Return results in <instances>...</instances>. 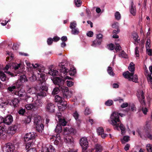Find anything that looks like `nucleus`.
<instances>
[{"label": "nucleus", "instance_id": "f257e3e1", "mask_svg": "<svg viewBox=\"0 0 152 152\" xmlns=\"http://www.w3.org/2000/svg\"><path fill=\"white\" fill-rule=\"evenodd\" d=\"M58 69L61 73V75H62L63 73L64 76L65 75H69L70 76H74L76 73V69L74 67L70 68L69 70L66 68L65 67L64 62H61L59 64Z\"/></svg>", "mask_w": 152, "mask_h": 152}, {"label": "nucleus", "instance_id": "f03ea898", "mask_svg": "<svg viewBox=\"0 0 152 152\" xmlns=\"http://www.w3.org/2000/svg\"><path fill=\"white\" fill-rule=\"evenodd\" d=\"M35 135L34 133L30 132L27 133L24 137V141L26 142V150L32 146L35 141Z\"/></svg>", "mask_w": 152, "mask_h": 152}, {"label": "nucleus", "instance_id": "7ed1b4c3", "mask_svg": "<svg viewBox=\"0 0 152 152\" xmlns=\"http://www.w3.org/2000/svg\"><path fill=\"white\" fill-rule=\"evenodd\" d=\"M32 65L34 69L38 68V71L40 73V74L38 73L39 75V77L38 80L40 82L39 83L42 85L43 83L45 82L46 79V76L42 73L45 71L44 67L41 65H39L38 64H36L35 65H34V64H32Z\"/></svg>", "mask_w": 152, "mask_h": 152}, {"label": "nucleus", "instance_id": "20e7f679", "mask_svg": "<svg viewBox=\"0 0 152 152\" xmlns=\"http://www.w3.org/2000/svg\"><path fill=\"white\" fill-rule=\"evenodd\" d=\"M60 92L62 94L64 98H67L69 97L68 95L69 92L68 88L66 86H61V87L56 86L53 89L52 94L53 95H55Z\"/></svg>", "mask_w": 152, "mask_h": 152}, {"label": "nucleus", "instance_id": "39448f33", "mask_svg": "<svg viewBox=\"0 0 152 152\" xmlns=\"http://www.w3.org/2000/svg\"><path fill=\"white\" fill-rule=\"evenodd\" d=\"M65 99L63 97L62 98L58 95H56L55 96V102L59 103L58 104V108L60 111H63L66 108L67 102L65 100L63 101Z\"/></svg>", "mask_w": 152, "mask_h": 152}, {"label": "nucleus", "instance_id": "423d86ee", "mask_svg": "<svg viewBox=\"0 0 152 152\" xmlns=\"http://www.w3.org/2000/svg\"><path fill=\"white\" fill-rule=\"evenodd\" d=\"M134 72L130 73L129 71H127L124 72L123 75L125 78L128 79L129 80L132 81L136 83H138L137 75L136 74L134 75Z\"/></svg>", "mask_w": 152, "mask_h": 152}, {"label": "nucleus", "instance_id": "0eeeda50", "mask_svg": "<svg viewBox=\"0 0 152 152\" xmlns=\"http://www.w3.org/2000/svg\"><path fill=\"white\" fill-rule=\"evenodd\" d=\"M151 131L148 130H143L142 131L138 132L139 135L142 139L145 140L147 138L152 140V135L150 133Z\"/></svg>", "mask_w": 152, "mask_h": 152}, {"label": "nucleus", "instance_id": "6e6552de", "mask_svg": "<svg viewBox=\"0 0 152 152\" xmlns=\"http://www.w3.org/2000/svg\"><path fill=\"white\" fill-rule=\"evenodd\" d=\"M110 118L111 124L114 126L118 123H120L118 113L115 112H113L111 115Z\"/></svg>", "mask_w": 152, "mask_h": 152}, {"label": "nucleus", "instance_id": "1a4fd4ad", "mask_svg": "<svg viewBox=\"0 0 152 152\" xmlns=\"http://www.w3.org/2000/svg\"><path fill=\"white\" fill-rule=\"evenodd\" d=\"M56 108V107L55 104L51 102H48L46 104L45 107L46 111L47 112L50 113H54Z\"/></svg>", "mask_w": 152, "mask_h": 152}, {"label": "nucleus", "instance_id": "9d476101", "mask_svg": "<svg viewBox=\"0 0 152 152\" xmlns=\"http://www.w3.org/2000/svg\"><path fill=\"white\" fill-rule=\"evenodd\" d=\"M51 80L54 84L56 85V86L60 87L64 86L65 83L64 80L58 77H53L51 78Z\"/></svg>", "mask_w": 152, "mask_h": 152}, {"label": "nucleus", "instance_id": "9b49d317", "mask_svg": "<svg viewBox=\"0 0 152 152\" xmlns=\"http://www.w3.org/2000/svg\"><path fill=\"white\" fill-rule=\"evenodd\" d=\"M15 149L14 145L10 142L5 144L3 148L4 152H13Z\"/></svg>", "mask_w": 152, "mask_h": 152}, {"label": "nucleus", "instance_id": "f8f14e48", "mask_svg": "<svg viewBox=\"0 0 152 152\" xmlns=\"http://www.w3.org/2000/svg\"><path fill=\"white\" fill-rule=\"evenodd\" d=\"M21 86V83L19 82H16L11 86L7 88V90L9 92H12L16 89L19 88Z\"/></svg>", "mask_w": 152, "mask_h": 152}, {"label": "nucleus", "instance_id": "ddd939ff", "mask_svg": "<svg viewBox=\"0 0 152 152\" xmlns=\"http://www.w3.org/2000/svg\"><path fill=\"white\" fill-rule=\"evenodd\" d=\"M80 144L82 148L86 150L88 147V142L87 138L83 137L81 138L79 141Z\"/></svg>", "mask_w": 152, "mask_h": 152}, {"label": "nucleus", "instance_id": "4468645a", "mask_svg": "<svg viewBox=\"0 0 152 152\" xmlns=\"http://www.w3.org/2000/svg\"><path fill=\"white\" fill-rule=\"evenodd\" d=\"M39 92L37 93V95L39 96H46V92L48 90V88L46 86H40Z\"/></svg>", "mask_w": 152, "mask_h": 152}, {"label": "nucleus", "instance_id": "2eb2a0df", "mask_svg": "<svg viewBox=\"0 0 152 152\" xmlns=\"http://www.w3.org/2000/svg\"><path fill=\"white\" fill-rule=\"evenodd\" d=\"M17 129L18 126L17 124L12 125L8 128L7 133L9 134L12 135L16 133Z\"/></svg>", "mask_w": 152, "mask_h": 152}, {"label": "nucleus", "instance_id": "dca6fc26", "mask_svg": "<svg viewBox=\"0 0 152 152\" xmlns=\"http://www.w3.org/2000/svg\"><path fill=\"white\" fill-rule=\"evenodd\" d=\"M64 133L65 134H71L74 135L76 133V130L73 128L66 127L64 129Z\"/></svg>", "mask_w": 152, "mask_h": 152}, {"label": "nucleus", "instance_id": "f3484780", "mask_svg": "<svg viewBox=\"0 0 152 152\" xmlns=\"http://www.w3.org/2000/svg\"><path fill=\"white\" fill-rule=\"evenodd\" d=\"M4 124L10 125L11 124L13 121V118L12 116L10 115H8L4 118Z\"/></svg>", "mask_w": 152, "mask_h": 152}, {"label": "nucleus", "instance_id": "a211bd4d", "mask_svg": "<svg viewBox=\"0 0 152 152\" xmlns=\"http://www.w3.org/2000/svg\"><path fill=\"white\" fill-rule=\"evenodd\" d=\"M129 11L131 14L133 16L136 15V6L134 4L133 0H131V6L129 8Z\"/></svg>", "mask_w": 152, "mask_h": 152}, {"label": "nucleus", "instance_id": "6ab92c4d", "mask_svg": "<svg viewBox=\"0 0 152 152\" xmlns=\"http://www.w3.org/2000/svg\"><path fill=\"white\" fill-rule=\"evenodd\" d=\"M20 98H15L12 100L10 103V105L11 106H13L14 107H17L20 103Z\"/></svg>", "mask_w": 152, "mask_h": 152}, {"label": "nucleus", "instance_id": "aec40b11", "mask_svg": "<svg viewBox=\"0 0 152 152\" xmlns=\"http://www.w3.org/2000/svg\"><path fill=\"white\" fill-rule=\"evenodd\" d=\"M42 152H56V150L53 146L50 145L49 147H46L43 148Z\"/></svg>", "mask_w": 152, "mask_h": 152}, {"label": "nucleus", "instance_id": "412c9836", "mask_svg": "<svg viewBox=\"0 0 152 152\" xmlns=\"http://www.w3.org/2000/svg\"><path fill=\"white\" fill-rule=\"evenodd\" d=\"M114 126H115L114 127V128L115 129L118 130L120 128L121 131V132L122 133L124 132L125 130V127L121 123V121L120 123H118V124H117L115 125Z\"/></svg>", "mask_w": 152, "mask_h": 152}, {"label": "nucleus", "instance_id": "4be33fe9", "mask_svg": "<svg viewBox=\"0 0 152 152\" xmlns=\"http://www.w3.org/2000/svg\"><path fill=\"white\" fill-rule=\"evenodd\" d=\"M132 36L135 41L134 44L135 45H137L140 41V39H138L139 37L138 34L136 33H134L132 34Z\"/></svg>", "mask_w": 152, "mask_h": 152}, {"label": "nucleus", "instance_id": "5701e85b", "mask_svg": "<svg viewBox=\"0 0 152 152\" xmlns=\"http://www.w3.org/2000/svg\"><path fill=\"white\" fill-rule=\"evenodd\" d=\"M0 78L3 81L8 80L9 77L6 76V75L3 72H0Z\"/></svg>", "mask_w": 152, "mask_h": 152}, {"label": "nucleus", "instance_id": "b1692460", "mask_svg": "<svg viewBox=\"0 0 152 152\" xmlns=\"http://www.w3.org/2000/svg\"><path fill=\"white\" fill-rule=\"evenodd\" d=\"M34 123L36 125L42 124L41 117L39 116L35 117Z\"/></svg>", "mask_w": 152, "mask_h": 152}, {"label": "nucleus", "instance_id": "393cba45", "mask_svg": "<svg viewBox=\"0 0 152 152\" xmlns=\"http://www.w3.org/2000/svg\"><path fill=\"white\" fill-rule=\"evenodd\" d=\"M137 96L139 101L142 99H145L144 93L142 91H141L139 92H138L137 94Z\"/></svg>", "mask_w": 152, "mask_h": 152}, {"label": "nucleus", "instance_id": "a878e982", "mask_svg": "<svg viewBox=\"0 0 152 152\" xmlns=\"http://www.w3.org/2000/svg\"><path fill=\"white\" fill-rule=\"evenodd\" d=\"M44 128V126L42 124L39 125H36V130L39 133L42 132V131L43 130Z\"/></svg>", "mask_w": 152, "mask_h": 152}, {"label": "nucleus", "instance_id": "bb28decb", "mask_svg": "<svg viewBox=\"0 0 152 152\" xmlns=\"http://www.w3.org/2000/svg\"><path fill=\"white\" fill-rule=\"evenodd\" d=\"M34 108L39 107H42V103L40 99L36 100L34 104Z\"/></svg>", "mask_w": 152, "mask_h": 152}, {"label": "nucleus", "instance_id": "cd10ccee", "mask_svg": "<svg viewBox=\"0 0 152 152\" xmlns=\"http://www.w3.org/2000/svg\"><path fill=\"white\" fill-rule=\"evenodd\" d=\"M58 125H61V126H65L67 123V121L64 118H59L58 119Z\"/></svg>", "mask_w": 152, "mask_h": 152}, {"label": "nucleus", "instance_id": "c85d7f7f", "mask_svg": "<svg viewBox=\"0 0 152 152\" xmlns=\"http://www.w3.org/2000/svg\"><path fill=\"white\" fill-rule=\"evenodd\" d=\"M27 80H28L26 76L24 75H23L20 76L19 80H18L17 82H20L22 83H23L27 81Z\"/></svg>", "mask_w": 152, "mask_h": 152}, {"label": "nucleus", "instance_id": "c756f323", "mask_svg": "<svg viewBox=\"0 0 152 152\" xmlns=\"http://www.w3.org/2000/svg\"><path fill=\"white\" fill-rule=\"evenodd\" d=\"M48 73L52 76H55L59 75V72L56 70L50 69L49 70Z\"/></svg>", "mask_w": 152, "mask_h": 152}, {"label": "nucleus", "instance_id": "7c9ffc66", "mask_svg": "<svg viewBox=\"0 0 152 152\" xmlns=\"http://www.w3.org/2000/svg\"><path fill=\"white\" fill-rule=\"evenodd\" d=\"M102 41L99 39H96L93 41L91 46L94 47H96L97 45H99L101 44Z\"/></svg>", "mask_w": 152, "mask_h": 152}, {"label": "nucleus", "instance_id": "2f4dec72", "mask_svg": "<svg viewBox=\"0 0 152 152\" xmlns=\"http://www.w3.org/2000/svg\"><path fill=\"white\" fill-rule=\"evenodd\" d=\"M36 89L34 87H32L29 88L27 91V93L31 95L35 94L36 95Z\"/></svg>", "mask_w": 152, "mask_h": 152}, {"label": "nucleus", "instance_id": "473e14b6", "mask_svg": "<svg viewBox=\"0 0 152 152\" xmlns=\"http://www.w3.org/2000/svg\"><path fill=\"white\" fill-rule=\"evenodd\" d=\"M149 69L150 71L151 72V74L148 75L147 79L151 82H152V66H149Z\"/></svg>", "mask_w": 152, "mask_h": 152}, {"label": "nucleus", "instance_id": "72a5a7b5", "mask_svg": "<svg viewBox=\"0 0 152 152\" xmlns=\"http://www.w3.org/2000/svg\"><path fill=\"white\" fill-rule=\"evenodd\" d=\"M62 130V128L61 125L58 124L56 127L55 131L56 133H60L61 132Z\"/></svg>", "mask_w": 152, "mask_h": 152}, {"label": "nucleus", "instance_id": "f704fd0d", "mask_svg": "<svg viewBox=\"0 0 152 152\" xmlns=\"http://www.w3.org/2000/svg\"><path fill=\"white\" fill-rule=\"evenodd\" d=\"M96 151V152H101L102 150V147L99 144H96L95 145Z\"/></svg>", "mask_w": 152, "mask_h": 152}, {"label": "nucleus", "instance_id": "c9c22d12", "mask_svg": "<svg viewBox=\"0 0 152 152\" xmlns=\"http://www.w3.org/2000/svg\"><path fill=\"white\" fill-rule=\"evenodd\" d=\"M18 95L20 97H22L25 96V100L26 102L28 101V99L31 98L30 96H25V94H23L21 92H18Z\"/></svg>", "mask_w": 152, "mask_h": 152}, {"label": "nucleus", "instance_id": "e433bc0d", "mask_svg": "<svg viewBox=\"0 0 152 152\" xmlns=\"http://www.w3.org/2000/svg\"><path fill=\"white\" fill-rule=\"evenodd\" d=\"M129 137V136H125L123 137V139L121 140V142L123 144H125L126 142H128L130 140Z\"/></svg>", "mask_w": 152, "mask_h": 152}, {"label": "nucleus", "instance_id": "4c0bfd02", "mask_svg": "<svg viewBox=\"0 0 152 152\" xmlns=\"http://www.w3.org/2000/svg\"><path fill=\"white\" fill-rule=\"evenodd\" d=\"M7 132V130L6 129L5 127L0 126V134H5V133Z\"/></svg>", "mask_w": 152, "mask_h": 152}, {"label": "nucleus", "instance_id": "58836bf2", "mask_svg": "<svg viewBox=\"0 0 152 152\" xmlns=\"http://www.w3.org/2000/svg\"><path fill=\"white\" fill-rule=\"evenodd\" d=\"M134 65L132 62H131L129 67V70L132 72H134Z\"/></svg>", "mask_w": 152, "mask_h": 152}, {"label": "nucleus", "instance_id": "ea45409f", "mask_svg": "<svg viewBox=\"0 0 152 152\" xmlns=\"http://www.w3.org/2000/svg\"><path fill=\"white\" fill-rule=\"evenodd\" d=\"M26 108L28 110H30L34 108V104H29L25 105Z\"/></svg>", "mask_w": 152, "mask_h": 152}, {"label": "nucleus", "instance_id": "a19ab883", "mask_svg": "<svg viewBox=\"0 0 152 152\" xmlns=\"http://www.w3.org/2000/svg\"><path fill=\"white\" fill-rule=\"evenodd\" d=\"M107 72L111 76H113L115 75V74L113 71V70L111 66H108L107 69Z\"/></svg>", "mask_w": 152, "mask_h": 152}, {"label": "nucleus", "instance_id": "79ce46f5", "mask_svg": "<svg viewBox=\"0 0 152 152\" xmlns=\"http://www.w3.org/2000/svg\"><path fill=\"white\" fill-rule=\"evenodd\" d=\"M71 29V33L72 34L76 35L78 34L79 31L77 28H75Z\"/></svg>", "mask_w": 152, "mask_h": 152}, {"label": "nucleus", "instance_id": "37998d69", "mask_svg": "<svg viewBox=\"0 0 152 152\" xmlns=\"http://www.w3.org/2000/svg\"><path fill=\"white\" fill-rule=\"evenodd\" d=\"M31 118L30 116L26 117L24 121L26 124H29L31 121Z\"/></svg>", "mask_w": 152, "mask_h": 152}, {"label": "nucleus", "instance_id": "c03bdc74", "mask_svg": "<svg viewBox=\"0 0 152 152\" xmlns=\"http://www.w3.org/2000/svg\"><path fill=\"white\" fill-rule=\"evenodd\" d=\"M113 104V102L112 100L109 99L106 101L105 103V104L107 106H110Z\"/></svg>", "mask_w": 152, "mask_h": 152}, {"label": "nucleus", "instance_id": "a18cd8bd", "mask_svg": "<svg viewBox=\"0 0 152 152\" xmlns=\"http://www.w3.org/2000/svg\"><path fill=\"white\" fill-rule=\"evenodd\" d=\"M66 141L67 142L72 143L73 142V140L71 136H68L66 138Z\"/></svg>", "mask_w": 152, "mask_h": 152}, {"label": "nucleus", "instance_id": "49530a36", "mask_svg": "<svg viewBox=\"0 0 152 152\" xmlns=\"http://www.w3.org/2000/svg\"><path fill=\"white\" fill-rule=\"evenodd\" d=\"M104 132V129L102 127H99L97 129V132L99 135H100L102 133Z\"/></svg>", "mask_w": 152, "mask_h": 152}, {"label": "nucleus", "instance_id": "de8ad7c7", "mask_svg": "<svg viewBox=\"0 0 152 152\" xmlns=\"http://www.w3.org/2000/svg\"><path fill=\"white\" fill-rule=\"evenodd\" d=\"M107 48L110 50H113L115 48V47L114 44L110 43L107 45Z\"/></svg>", "mask_w": 152, "mask_h": 152}, {"label": "nucleus", "instance_id": "09e8293b", "mask_svg": "<svg viewBox=\"0 0 152 152\" xmlns=\"http://www.w3.org/2000/svg\"><path fill=\"white\" fill-rule=\"evenodd\" d=\"M119 56L124 58H127V56L124 50L122 51L121 52V53L119 54Z\"/></svg>", "mask_w": 152, "mask_h": 152}, {"label": "nucleus", "instance_id": "8fccbe9b", "mask_svg": "<svg viewBox=\"0 0 152 152\" xmlns=\"http://www.w3.org/2000/svg\"><path fill=\"white\" fill-rule=\"evenodd\" d=\"M146 148L148 152H152V145L151 144H148L146 146Z\"/></svg>", "mask_w": 152, "mask_h": 152}, {"label": "nucleus", "instance_id": "3c124183", "mask_svg": "<svg viewBox=\"0 0 152 152\" xmlns=\"http://www.w3.org/2000/svg\"><path fill=\"white\" fill-rule=\"evenodd\" d=\"M148 121H146V124L144 127V130H148L151 131V127L150 124H148Z\"/></svg>", "mask_w": 152, "mask_h": 152}, {"label": "nucleus", "instance_id": "603ef678", "mask_svg": "<svg viewBox=\"0 0 152 152\" xmlns=\"http://www.w3.org/2000/svg\"><path fill=\"white\" fill-rule=\"evenodd\" d=\"M115 16L116 19L119 20L121 17V15L118 12H116L115 13Z\"/></svg>", "mask_w": 152, "mask_h": 152}, {"label": "nucleus", "instance_id": "864d4df0", "mask_svg": "<svg viewBox=\"0 0 152 152\" xmlns=\"http://www.w3.org/2000/svg\"><path fill=\"white\" fill-rule=\"evenodd\" d=\"M82 2L80 0H75V3L76 6L77 7H80L81 5Z\"/></svg>", "mask_w": 152, "mask_h": 152}, {"label": "nucleus", "instance_id": "5fc2aeb1", "mask_svg": "<svg viewBox=\"0 0 152 152\" xmlns=\"http://www.w3.org/2000/svg\"><path fill=\"white\" fill-rule=\"evenodd\" d=\"M91 113V110L89 108L87 107L85 111V115H88L90 114Z\"/></svg>", "mask_w": 152, "mask_h": 152}, {"label": "nucleus", "instance_id": "6e6d98bb", "mask_svg": "<svg viewBox=\"0 0 152 152\" xmlns=\"http://www.w3.org/2000/svg\"><path fill=\"white\" fill-rule=\"evenodd\" d=\"M26 112V110L25 109L22 108L20 109L18 111V113L20 115H23Z\"/></svg>", "mask_w": 152, "mask_h": 152}, {"label": "nucleus", "instance_id": "4d7b16f0", "mask_svg": "<svg viewBox=\"0 0 152 152\" xmlns=\"http://www.w3.org/2000/svg\"><path fill=\"white\" fill-rule=\"evenodd\" d=\"M73 116L76 121L79 120V114L77 111H76L73 114Z\"/></svg>", "mask_w": 152, "mask_h": 152}, {"label": "nucleus", "instance_id": "13d9d810", "mask_svg": "<svg viewBox=\"0 0 152 152\" xmlns=\"http://www.w3.org/2000/svg\"><path fill=\"white\" fill-rule=\"evenodd\" d=\"M142 110L143 112V113L145 115H146L147 114V113L148 112V109L147 108L145 107H142Z\"/></svg>", "mask_w": 152, "mask_h": 152}, {"label": "nucleus", "instance_id": "bf43d9fd", "mask_svg": "<svg viewBox=\"0 0 152 152\" xmlns=\"http://www.w3.org/2000/svg\"><path fill=\"white\" fill-rule=\"evenodd\" d=\"M115 45L116 46L115 49L116 51H119L121 50V48L119 44L117 43L115 44Z\"/></svg>", "mask_w": 152, "mask_h": 152}, {"label": "nucleus", "instance_id": "052dcab7", "mask_svg": "<svg viewBox=\"0 0 152 152\" xmlns=\"http://www.w3.org/2000/svg\"><path fill=\"white\" fill-rule=\"evenodd\" d=\"M139 47H136L135 49V53L137 57L139 56Z\"/></svg>", "mask_w": 152, "mask_h": 152}, {"label": "nucleus", "instance_id": "680f3d73", "mask_svg": "<svg viewBox=\"0 0 152 152\" xmlns=\"http://www.w3.org/2000/svg\"><path fill=\"white\" fill-rule=\"evenodd\" d=\"M76 23L73 22L71 23H70V28L71 29L76 28Z\"/></svg>", "mask_w": 152, "mask_h": 152}, {"label": "nucleus", "instance_id": "e2e57ef3", "mask_svg": "<svg viewBox=\"0 0 152 152\" xmlns=\"http://www.w3.org/2000/svg\"><path fill=\"white\" fill-rule=\"evenodd\" d=\"M139 101L142 105V107H145V106L146 104L145 99H142L139 100Z\"/></svg>", "mask_w": 152, "mask_h": 152}, {"label": "nucleus", "instance_id": "0e129e2a", "mask_svg": "<svg viewBox=\"0 0 152 152\" xmlns=\"http://www.w3.org/2000/svg\"><path fill=\"white\" fill-rule=\"evenodd\" d=\"M5 72L8 74L9 76H10L11 77H14L17 75L16 74L12 73L9 71H5Z\"/></svg>", "mask_w": 152, "mask_h": 152}, {"label": "nucleus", "instance_id": "69168bd1", "mask_svg": "<svg viewBox=\"0 0 152 152\" xmlns=\"http://www.w3.org/2000/svg\"><path fill=\"white\" fill-rule=\"evenodd\" d=\"M53 39L50 37L48 39L47 41L48 44L49 45H51L53 43Z\"/></svg>", "mask_w": 152, "mask_h": 152}, {"label": "nucleus", "instance_id": "338daca9", "mask_svg": "<svg viewBox=\"0 0 152 152\" xmlns=\"http://www.w3.org/2000/svg\"><path fill=\"white\" fill-rule=\"evenodd\" d=\"M94 34L93 32L91 31H90L87 32L86 34L89 37H92Z\"/></svg>", "mask_w": 152, "mask_h": 152}, {"label": "nucleus", "instance_id": "774afa93", "mask_svg": "<svg viewBox=\"0 0 152 152\" xmlns=\"http://www.w3.org/2000/svg\"><path fill=\"white\" fill-rule=\"evenodd\" d=\"M27 152H37V151L35 148H32L28 150Z\"/></svg>", "mask_w": 152, "mask_h": 152}]
</instances>
